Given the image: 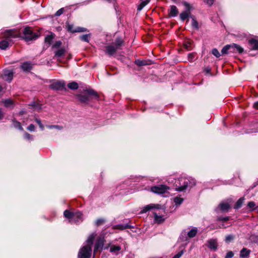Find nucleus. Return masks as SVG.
<instances>
[{
	"label": "nucleus",
	"instance_id": "obj_36",
	"mask_svg": "<svg viewBox=\"0 0 258 258\" xmlns=\"http://www.w3.org/2000/svg\"><path fill=\"white\" fill-rule=\"evenodd\" d=\"M90 34L83 35L80 36V39L85 42H89Z\"/></svg>",
	"mask_w": 258,
	"mask_h": 258
},
{
	"label": "nucleus",
	"instance_id": "obj_1",
	"mask_svg": "<svg viewBox=\"0 0 258 258\" xmlns=\"http://www.w3.org/2000/svg\"><path fill=\"white\" fill-rule=\"evenodd\" d=\"M123 45V41L120 38H117L115 41L108 44L105 46V52L106 54L111 56L114 55L116 51L121 49Z\"/></svg>",
	"mask_w": 258,
	"mask_h": 258
},
{
	"label": "nucleus",
	"instance_id": "obj_56",
	"mask_svg": "<svg viewBox=\"0 0 258 258\" xmlns=\"http://www.w3.org/2000/svg\"><path fill=\"white\" fill-rule=\"evenodd\" d=\"M4 113H3L2 109H0V119H3L4 117Z\"/></svg>",
	"mask_w": 258,
	"mask_h": 258
},
{
	"label": "nucleus",
	"instance_id": "obj_42",
	"mask_svg": "<svg viewBox=\"0 0 258 258\" xmlns=\"http://www.w3.org/2000/svg\"><path fill=\"white\" fill-rule=\"evenodd\" d=\"M212 54L217 57H219L220 56V53L216 48H214L212 50Z\"/></svg>",
	"mask_w": 258,
	"mask_h": 258
},
{
	"label": "nucleus",
	"instance_id": "obj_58",
	"mask_svg": "<svg viewBox=\"0 0 258 258\" xmlns=\"http://www.w3.org/2000/svg\"><path fill=\"white\" fill-rule=\"evenodd\" d=\"M183 201V199L178 197V205L181 204Z\"/></svg>",
	"mask_w": 258,
	"mask_h": 258
},
{
	"label": "nucleus",
	"instance_id": "obj_13",
	"mask_svg": "<svg viewBox=\"0 0 258 258\" xmlns=\"http://www.w3.org/2000/svg\"><path fill=\"white\" fill-rule=\"evenodd\" d=\"M177 14V10L176 7L175 6H171L170 9L168 10V15L169 17H175Z\"/></svg>",
	"mask_w": 258,
	"mask_h": 258
},
{
	"label": "nucleus",
	"instance_id": "obj_32",
	"mask_svg": "<svg viewBox=\"0 0 258 258\" xmlns=\"http://www.w3.org/2000/svg\"><path fill=\"white\" fill-rule=\"evenodd\" d=\"M68 87L72 90H76L78 88V84L75 82L69 83L68 85Z\"/></svg>",
	"mask_w": 258,
	"mask_h": 258
},
{
	"label": "nucleus",
	"instance_id": "obj_44",
	"mask_svg": "<svg viewBox=\"0 0 258 258\" xmlns=\"http://www.w3.org/2000/svg\"><path fill=\"white\" fill-rule=\"evenodd\" d=\"M87 95H89V96H90V95H93L95 97L97 98L98 97V95L97 94V93L93 90H89L87 91Z\"/></svg>",
	"mask_w": 258,
	"mask_h": 258
},
{
	"label": "nucleus",
	"instance_id": "obj_3",
	"mask_svg": "<svg viewBox=\"0 0 258 258\" xmlns=\"http://www.w3.org/2000/svg\"><path fill=\"white\" fill-rule=\"evenodd\" d=\"M23 38L26 41L36 39L38 37V35L34 33L30 27H27L23 30Z\"/></svg>",
	"mask_w": 258,
	"mask_h": 258
},
{
	"label": "nucleus",
	"instance_id": "obj_54",
	"mask_svg": "<svg viewBox=\"0 0 258 258\" xmlns=\"http://www.w3.org/2000/svg\"><path fill=\"white\" fill-rule=\"evenodd\" d=\"M205 2L209 6H212L214 2V0H205Z\"/></svg>",
	"mask_w": 258,
	"mask_h": 258
},
{
	"label": "nucleus",
	"instance_id": "obj_41",
	"mask_svg": "<svg viewBox=\"0 0 258 258\" xmlns=\"http://www.w3.org/2000/svg\"><path fill=\"white\" fill-rule=\"evenodd\" d=\"M31 106L36 111H39L41 109V105L38 103H34Z\"/></svg>",
	"mask_w": 258,
	"mask_h": 258
},
{
	"label": "nucleus",
	"instance_id": "obj_8",
	"mask_svg": "<svg viewBox=\"0 0 258 258\" xmlns=\"http://www.w3.org/2000/svg\"><path fill=\"white\" fill-rule=\"evenodd\" d=\"M161 207L159 204H151L144 207L141 211V213H145L152 209H159Z\"/></svg>",
	"mask_w": 258,
	"mask_h": 258
},
{
	"label": "nucleus",
	"instance_id": "obj_15",
	"mask_svg": "<svg viewBox=\"0 0 258 258\" xmlns=\"http://www.w3.org/2000/svg\"><path fill=\"white\" fill-rule=\"evenodd\" d=\"M190 18L191 19V25L192 28L194 29L198 30L199 29V23L196 19L195 17L194 16H191Z\"/></svg>",
	"mask_w": 258,
	"mask_h": 258
},
{
	"label": "nucleus",
	"instance_id": "obj_23",
	"mask_svg": "<svg viewBox=\"0 0 258 258\" xmlns=\"http://www.w3.org/2000/svg\"><path fill=\"white\" fill-rule=\"evenodd\" d=\"M219 207L222 211H225L230 208V205L228 203L222 202L220 204Z\"/></svg>",
	"mask_w": 258,
	"mask_h": 258
},
{
	"label": "nucleus",
	"instance_id": "obj_20",
	"mask_svg": "<svg viewBox=\"0 0 258 258\" xmlns=\"http://www.w3.org/2000/svg\"><path fill=\"white\" fill-rule=\"evenodd\" d=\"M21 68L24 71H28L32 69V65L30 63L24 62L21 65Z\"/></svg>",
	"mask_w": 258,
	"mask_h": 258
},
{
	"label": "nucleus",
	"instance_id": "obj_11",
	"mask_svg": "<svg viewBox=\"0 0 258 258\" xmlns=\"http://www.w3.org/2000/svg\"><path fill=\"white\" fill-rule=\"evenodd\" d=\"M3 78L6 81L10 82L13 78V73L10 70H5L4 71Z\"/></svg>",
	"mask_w": 258,
	"mask_h": 258
},
{
	"label": "nucleus",
	"instance_id": "obj_18",
	"mask_svg": "<svg viewBox=\"0 0 258 258\" xmlns=\"http://www.w3.org/2000/svg\"><path fill=\"white\" fill-rule=\"evenodd\" d=\"M249 43L252 49H258V40L251 39L249 40Z\"/></svg>",
	"mask_w": 258,
	"mask_h": 258
},
{
	"label": "nucleus",
	"instance_id": "obj_26",
	"mask_svg": "<svg viewBox=\"0 0 258 258\" xmlns=\"http://www.w3.org/2000/svg\"><path fill=\"white\" fill-rule=\"evenodd\" d=\"M13 125L14 127L16 128H18L20 131H23V128L22 127L20 122L17 121L15 119L13 120Z\"/></svg>",
	"mask_w": 258,
	"mask_h": 258
},
{
	"label": "nucleus",
	"instance_id": "obj_4",
	"mask_svg": "<svg viewBox=\"0 0 258 258\" xmlns=\"http://www.w3.org/2000/svg\"><path fill=\"white\" fill-rule=\"evenodd\" d=\"M182 4L184 6L185 10L180 14V18L182 21H184L192 16L190 13L192 7L185 2H183Z\"/></svg>",
	"mask_w": 258,
	"mask_h": 258
},
{
	"label": "nucleus",
	"instance_id": "obj_14",
	"mask_svg": "<svg viewBox=\"0 0 258 258\" xmlns=\"http://www.w3.org/2000/svg\"><path fill=\"white\" fill-rule=\"evenodd\" d=\"M250 253V250L246 248H242L240 252V257L245 258L248 257Z\"/></svg>",
	"mask_w": 258,
	"mask_h": 258
},
{
	"label": "nucleus",
	"instance_id": "obj_49",
	"mask_svg": "<svg viewBox=\"0 0 258 258\" xmlns=\"http://www.w3.org/2000/svg\"><path fill=\"white\" fill-rule=\"evenodd\" d=\"M233 252L231 251H230L227 253L225 258H232L233 256Z\"/></svg>",
	"mask_w": 258,
	"mask_h": 258
},
{
	"label": "nucleus",
	"instance_id": "obj_21",
	"mask_svg": "<svg viewBox=\"0 0 258 258\" xmlns=\"http://www.w3.org/2000/svg\"><path fill=\"white\" fill-rule=\"evenodd\" d=\"M155 222L157 223H161L164 221L162 216H158L156 213H154Z\"/></svg>",
	"mask_w": 258,
	"mask_h": 258
},
{
	"label": "nucleus",
	"instance_id": "obj_24",
	"mask_svg": "<svg viewBox=\"0 0 258 258\" xmlns=\"http://www.w3.org/2000/svg\"><path fill=\"white\" fill-rule=\"evenodd\" d=\"M244 200L245 199L243 197L240 198L236 203L234 206V208L236 209L240 208L241 207L242 204L243 203Z\"/></svg>",
	"mask_w": 258,
	"mask_h": 258
},
{
	"label": "nucleus",
	"instance_id": "obj_31",
	"mask_svg": "<svg viewBox=\"0 0 258 258\" xmlns=\"http://www.w3.org/2000/svg\"><path fill=\"white\" fill-rule=\"evenodd\" d=\"M231 46H232V49L236 50L239 53H242L243 51V48L238 45L233 44Z\"/></svg>",
	"mask_w": 258,
	"mask_h": 258
},
{
	"label": "nucleus",
	"instance_id": "obj_40",
	"mask_svg": "<svg viewBox=\"0 0 258 258\" xmlns=\"http://www.w3.org/2000/svg\"><path fill=\"white\" fill-rule=\"evenodd\" d=\"M136 63L139 66H145L147 64V63L146 62V60H137L136 61Z\"/></svg>",
	"mask_w": 258,
	"mask_h": 258
},
{
	"label": "nucleus",
	"instance_id": "obj_55",
	"mask_svg": "<svg viewBox=\"0 0 258 258\" xmlns=\"http://www.w3.org/2000/svg\"><path fill=\"white\" fill-rule=\"evenodd\" d=\"M229 217H226L224 218H221L220 219V220L224 221H227L229 220Z\"/></svg>",
	"mask_w": 258,
	"mask_h": 258
},
{
	"label": "nucleus",
	"instance_id": "obj_63",
	"mask_svg": "<svg viewBox=\"0 0 258 258\" xmlns=\"http://www.w3.org/2000/svg\"><path fill=\"white\" fill-rule=\"evenodd\" d=\"M4 88L0 85V93L3 91Z\"/></svg>",
	"mask_w": 258,
	"mask_h": 258
},
{
	"label": "nucleus",
	"instance_id": "obj_7",
	"mask_svg": "<svg viewBox=\"0 0 258 258\" xmlns=\"http://www.w3.org/2000/svg\"><path fill=\"white\" fill-rule=\"evenodd\" d=\"M179 186H178V191H183L186 189L188 184L190 183L189 180L187 178L181 177L179 180Z\"/></svg>",
	"mask_w": 258,
	"mask_h": 258
},
{
	"label": "nucleus",
	"instance_id": "obj_9",
	"mask_svg": "<svg viewBox=\"0 0 258 258\" xmlns=\"http://www.w3.org/2000/svg\"><path fill=\"white\" fill-rule=\"evenodd\" d=\"M65 84L63 82H54L49 85V87L56 90H62L64 87Z\"/></svg>",
	"mask_w": 258,
	"mask_h": 258
},
{
	"label": "nucleus",
	"instance_id": "obj_48",
	"mask_svg": "<svg viewBox=\"0 0 258 258\" xmlns=\"http://www.w3.org/2000/svg\"><path fill=\"white\" fill-rule=\"evenodd\" d=\"M64 9L61 8L59 10H58L55 14V16H60L63 12Z\"/></svg>",
	"mask_w": 258,
	"mask_h": 258
},
{
	"label": "nucleus",
	"instance_id": "obj_12",
	"mask_svg": "<svg viewBox=\"0 0 258 258\" xmlns=\"http://www.w3.org/2000/svg\"><path fill=\"white\" fill-rule=\"evenodd\" d=\"M83 221V215L80 212H77L74 213L73 221L75 223L82 222Z\"/></svg>",
	"mask_w": 258,
	"mask_h": 258
},
{
	"label": "nucleus",
	"instance_id": "obj_53",
	"mask_svg": "<svg viewBox=\"0 0 258 258\" xmlns=\"http://www.w3.org/2000/svg\"><path fill=\"white\" fill-rule=\"evenodd\" d=\"M195 58V55L192 53H189L188 55V59L189 61H191Z\"/></svg>",
	"mask_w": 258,
	"mask_h": 258
},
{
	"label": "nucleus",
	"instance_id": "obj_39",
	"mask_svg": "<svg viewBox=\"0 0 258 258\" xmlns=\"http://www.w3.org/2000/svg\"><path fill=\"white\" fill-rule=\"evenodd\" d=\"M86 31H87V29L83 27H78L75 29V32H84Z\"/></svg>",
	"mask_w": 258,
	"mask_h": 258
},
{
	"label": "nucleus",
	"instance_id": "obj_5",
	"mask_svg": "<svg viewBox=\"0 0 258 258\" xmlns=\"http://www.w3.org/2000/svg\"><path fill=\"white\" fill-rule=\"evenodd\" d=\"M169 187L165 185L161 184L153 186L151 187V191L155 194L162 195L165 194L169 190Z\"/></svg>",
	"mask_w": 258,
	"mask_h": 258
},
{
	"label": "nucleus",
	"instance_id": "obj_2",
	"mask_svg": "<svg viewBox=\"0 0 258 258\" xmlns=\"http://www.w3.org/2000/svg\"><path fill=\"white\" fill-rule=\"evenodd\" d=\"M3 35L6 39L0 41V48L4 50L7 49L9 47L10 42V39L11 38H17L19 36L15 31L12 30H8L5 31L4 32Z\"/></svg>",
	"mask_w": 258,
	"mask_h": 258
},
{
	"label": "nucleus",
	"instance_id": "obj_46",
	"mask_svg": "<svg viewBox=\"0 0 258 258\" xmlns=\"http://www.w3.org/2000/svg\"><path fill=\"white\" fill-rule=\"evenodd\" d=\"M36 121L39 125V126L40 128L41 129V130H42V131L44 130V125L41 123V120L38 118H36Z\"/></svg>",
	"mask_w": 258,
	"mask_h": 258
},
{
	"label": "nucleus",
	"instance_id": "obj_17",
	"mask_svg": "<svg viewBox=\"0 0 258 258\" xmlns=\"http://www.w3.org/2000/svg\"><path fill=\"white\" fill-rule=\"evenodd\" d=\"M79 100L82 103H87L90 100V96L87 94L79 95Z\"/></svg>",
	"mask_w": 258,
	"mask_h": 258
},
{
	"label": "nucleus",
	"instance_id": "obj_22",
	"mask_svg": "<svg viewBox=\"0 0 258 258\" xmlns=\"http://www.w3.org/2000/svg\"><path fill=\"white\" fill-rule=\"evenodd\" d=\"M74 213H72L69 210H66L64 212V216L66 218L69 219L71 222L73 221V215Z\"/></svg>",
	"mask_w": 258,
	"mask_h": 258
},
{
	"label": "nucleus",
	"instance_id": "obj_45",
	"mask_svg": "<svg viewBox=\"0 0 258 258\" xmlns=\"http://www.w3.org/2000/svg\"><path fill=\"white\" fill-rule=\"evenodd\" d=\"M24 138L28 140H33V136L26 132L24 134Z\"/></svg>",
	"mask_w": 258,
	"mask_h": 258
},
{
	"label": "nucleus",
	"instance_id": "obj_16",
	"mask_svg": "<svg viewBox=\"0 0 258 258\" xmlns=\"http://www.w3.org/2000/svg\"><path fill=\"white\" fill-rule=\"evenodd\" d=\"M96 236V234L95 233H93L90 236H89L87 240V244L86 246H90L91 247V246L93 244V242L94 240V238Z\"/></svg>",
	"mask_w": 258,
	"mask_h": 258
},
{
	"label": "nucleus",
	"instance_id": "obj_6",
	"mask_svg": "<svg viewBox=\"0 0 258 258\" xmlns=\"http://www.w3.org/2000/svg\"><path fill=\"white\" fill-rule=\"evenodd\" d=\"M92 249L90 246H85L80 250L78 254L80 258H90Z\"/></svg>",
	"mask_w": 258,
	"mask_h": 258
},
{
	"label": "nucleus",
	"instance_id": "obj_25",
	"mask_svg": "<svg viewBox=\"0 0 258 258\" xmlns=\"http://www.w3.org/2000/svg\"><path fill=\"white\" fill-rule=\"evenodd\" d=\"M198 230L196 228H194L190 230L187 233L189 238L194 237L197 234Z\"/></svg>",
	"mask_w": 258,
	"mask_h": 258
},
{
	"label": "nucleus",
	"instance_id": "obj_57",
	"mask_svg": "<svg viewBox=\"0 0 258 258\" xmlns=\"http://www.w3.org/2000/svg\"><path fill=\"white\" fill-rule=\"evenodd\" d=\"M253 107L256 109H258V101L257 102H255L254 104H253Z\"/></svg>",
	"mask_w": 258,
	"mask_h": 258
},
{
	"label": "nucleus",
	"instance_id": "obj_10",
	"mask_svg": "<svg viewBox=\"0 0 258 258\" xmlns=\"http://www.w3.org/2000/svg\"><path fill=\"white\" fill-rule=\"evenodd\" d=\"M207 246L211 250H217L218 247L217 240L214 239H210L208 241Z\"/></svg>",
	"mask_w": 258,
	"mask_h": 258
},
{
	"label": "nucleus",
	"instance_id": "obj_61",
	"mask_svg": "<svg viewBox=\"0 0 258 258\" xmlns=\"http://www.w3.org/2000/svg\"><path fill=\"white\" fill-rule=\"evenodd\" d=\"M174 201L175 203V205L177 204V197H175L174 199Z\"/></svg>",
	"mask_w": 258,
	"mask_h": 258
},
{
	"label": "nucleus",
	"instance_id": "obj_37",
	"mask_svg": "<svg viewBox=\"0 0 258 258\" xmlns=\"http://www.w3.org/2000/svg\"><path fill=\"white\" fill-rule=\"evenodd\" d=\"M255 205V203L252 201L249 202L247 204V207L251 209L250 211H253L254 210Z\"/></svg>",
	"mask_w": 258,
	"mask_h": 258
},
{
	"label": "nucleus",
	"instance_id": "obj_33",
	"mask_svg": "<svg viewBox=\"0 0 258 258\" xmlns=\"http://www.w3.org/2000/svg\"><path fill=\"white\" fill-rule=\"evenodd\" d=\"M4 105L7 107H10L13 105V101L10 99H8L4 101Z\"/></svg>",
	"mask_w": 258,
	"mask_h": 258
},
{
	"label": "nucleus",
	"instance_id": "obj_64",
	"mask_svg": "<svg viewBox=\"0 0 258 258\" xmlns=\"http://www.w3.org/2000/svg\"><path fill=\"white\" fill-rule=\"evenodd\" d=\"M172 258H177V254H175Z\"/></svg>",
	"mask_w": 258,
	"mask_h": 258
},
{
	"label": "nucleus",
	"instance_id": "obj_35",
	"mask_svg": "<svg viewBox=\"0 0 258 258\" xmlns=\"http://www.w3.org/2000/svg\"><path fill=\"white\" fill-rule=\"evenodd\" d=\"M128 227H129V226L127 224H126L125 225H117L114 226L113 228V229H118L120 230H123V229L128 228Z\"/></svg>",
	"mask_w": 258,
	"mask_h": 258
},
{
	"label": "nucleus",
	"instance_id": "obj_38",
	"mask_svg": "<svg viewBox=\"0 0 258 258\" xmlns=\"http://www.w3.org/2000/svg\"><path fill=\"white\" fill-rule=\"evenodd\" d=\"M67 30L69 32L75 33V29H74V26L72 24H68L66 26Z\"/></svg>",
	"mask_w": 258,
	"mask_h": 258
},
{
	"label": "nucleus",
	"instance_id": "obj_51",
	"mask_svg": "<svg viewBox=\"0 0 258 258\" xmlns=\"http://www.w3.org/2000/svg\"><path fill=\"white\" fill-rule=\"evenodd\" d=\"M35 128V126L33 124H30L27 127V130L30 131H34Z\"/></svg>",
	"mask_w": 258,
	"mask_h": 258
},
{
	"label": "nucleus",
	"instance_id": "obj_62",
	"mask_svg": "<svg viewBox=\"0 0 258 258\" xmlns=\"http://www.w3.org/2000/svg\"><path fill=\"white\" fill-rule=\"evenodd\" d=\"M183 251H181L180 252H178V258H179L181 255L182 254Z\"/></svg>",
	"mask_w": 258,
	"mask_h": 258
},
{
	"label": "nucleus",
	"instance_id": "obj_29",
	"mask_svg": "<svg viewBox=\"0 0 258 258\" xmlns=\"http://www.w3.org/2000/svg\"><path fill=\"white\" fill-rule=\"evenodd\" d=\"M232 46L231 45H227L225 46L222 49L221 52L223 54H227L228 53V51L232 49Z\"/></svg>",
	"mask_w": 258,
	"mask_h": 258
},
{
	"label": "nucleus",
	"instance_id": "obj_60",
	"mask_svg": "<svg viewBox=\"0 0 258 258\" xmlns=\"http://www.w3.org/2000/svg\"><path fill=\"white\" fill-rule=\"evenodd\" d=\"M55 126L54 127V128H56L58 130H61L62 128L61 126H59V125H55Z\"/></svg>",
	"mask_w": 258,
	"mask_h": 258
},
{
	"label": "nucleus",
	"instance_id": "obj_27",
	"mask_svg": "<svg viewBox=\"0 0 258 258\" xmlns=\"http://www.w3.org/2000/svg\"><path fill=\"white\" fill-rule=\"evenodd\" d=\"M54 36L52 34L47 35L45 38V42L48 45H50L52 42Z\"/></svg>",
	"mask_w": 258,
	"mask_h": 258
},
{
	"label": "nucleus",
	"instance_id": "obj_43",
	"mask_svg": "<svg viewBox=\"0 0 258 258\" xmlns=\"http://www.w3.org/2000/svg\"><path fill=\"white\" fill-rule=\"evenodd\" d=\"M234 239V236L232 235H229L226 236L225 241L229 243Z\"/></svg>",
	"mask_w": 258,
	"mask_h": 258
},
{
	"label": "nucleus",
	"instance_id": "obj_50",
	"mask_svg": "<svg viewBox=\"0 0 258 258\" xmlns=\"http://www.w3.org/2000/svg\"><path fill=\"white\" fill-rule=\"evenodd\" d=\"M190 45V42H187L184 44V46L187 50H190L191 47Z\"/></svg>",
	"mask_w": 258,
	"mask_h": 258
},
{
	"label": "nucleus",
	"instance_id": "obj_19",
	"mask_svg": "<svg viewBox=\"0 0 258 258\" xmlns=\"http://www.w3.org/2000/svg\"><path fill=\"white\" fill-rule=\"evenodd\" d=\"M103 246V241L101 239H99L98 241L95 243L94 249V253L95 254L99 249L101 248Z\"/></svg>",
	"mask_w": 258,
	"mask_h": 258
},
{
	"label": "nucleus",
	"instance_id": "obj_28",
	"mask_svg": "<svg viewBox=\"0 0 258 258\" xmlns=\"http://www.w3.org/2000/svg\"><path fill=\"white\" fill-rule=\"evenodd\" d=\"M66 52V49L61 48L55 52V55L57 57H60L62 56Z\"/></svg>",
	"mask_w": 258,
	"mask_h": 258
},
{
	"label": "nucleus",
	"instance_id": "obj_30",
	"mask_svg": "<svg viewBox=\"0 0 258 258\" xmlns=\"http://www.w3.org/2000/svg\"><path fill=\"white\" fill-rule=\"evenodd\" d=\"M150 0H145V1H142L141 3L139 5L138 7V10L141 11L143 9V8L146 6L149 2Z\"/></svg>",
	"mask_w": 258,
	"mask_h": 258
},
{
	"label": "nucleus",
	"instance_id": "obj_52",
	"mask_svg": "<svg viewBox=\"0 0 258 258\" xmlns=\"http://www.w3.org/2000/svg\"><path fill=\"white\" fill-rule=\"evenodd\" d=\"M61 45V42L60 41L56 42L53 45V47L58 48Z\"/></svg>",
	"mask_w": 258,
	"mask_h": 258
},
{
	"label": "nucleus",
	"instance_id": "obj_59",
	"mask_svg": "<svg viewBox=\"0 0 258 258\" xmlns=\"http://www.w3.org/2000/svg\"><path fill=\"white\" fill-rule=\"evenodd\" d=\"M55 125H47L46 127H48V128H50V129H52V128H54V127H55Z\"/></svg>",
	"mask_w": 258,
	"mask_h": 258
},
{
	"label": "nucleus",
	"instance_id": "obj_34",
	"mask_svg": "<svg viewBox=\"0 0 258 258\" xmlns=\"http://www.w3.org/2000/svg\"><path fill=\"white\" fill-rule=\"evenodd\" d=\"M121 249V247L119 246L112 245L110 248V251L112 252H116Z\"/></svg>",
	"mask_w": 258,
	"mask_h": 258
},
{
	"label": "nucleus",
	"instance_id": "obj_47",
	"mask_svg": "<svg viewBox=\"0 0 258 258\" xmlns=\"http://www.w3.org/2000/svg\"><path fill=\"white\" fill-rule=\"evenodd\" d=\"M105 220L104 219H99L96 221V224L97 226L102 225L105 222Z\"/></svg>",
	"mask_w": 258,
	"mask_h": 258
}]
</instances>
